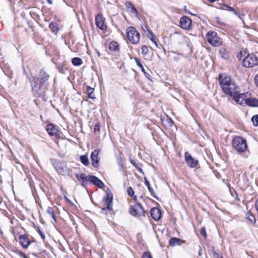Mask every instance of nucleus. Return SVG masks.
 <instances>
[{
    "instance_id": "obj_60",
    "label": "nucleus",
    "mask_w": 258,
    "mask_h": 258,
    "mask_svg": "<svg viewBox=\"0 0 258 258\" xmlns=\"http://www.w3.org/2000/svg\"><path fill=\"white\" fill-rule=\"evenodd\" d=\"M0 233L2 234H3V231H2V230L1 229H0Z\"/></svg>"
},
{
    "instance_id": "obj_45",
    "label": "nucleus",
    "mask_w": 258,
    "mask_h": 258,
    "mask_svg": "<svg viewBox=\"0 0 258 258\" xmlns=\"http://www.w3.org/2000/svg\"><path fill=\"white\" fill-rule=\"evenodd\" d=\"M219 9L221 10H226V8H227L228 5H226L225 4H219Z\"/></svg>"
},
{
    "instance_id": "obj_36",
    "label": "nucleus",
    "mask_w": 258,
    "mask_h": 258,
    "mask_svg": "<svg viewBox=\"0 0 258 258\" xmlns=\"http://www.w3.org/2000/svg\"><path fill=\"white\" fill-rule=\"evenodd\" d=\"M49 27L52 30V31L53 33H57L58 31V28L57 26V25L55 23H51L49 25Z\"/></svg>"
},
{
    "instance_id": "obj_57",
    "label": "nucleus",
    "mask_w": 258,
    "mask_h": 258,
    "mask_svg": "<svg viewBox=\"0 0 258 258\" xmlns=\"http://www.w3.org/2000/svg\"><path fill=\"white\" fill-rule=\"evenodd\" d=\"M97 55L98 56H100V52L98 51H97Z\"/></svg>"
},
{
    "instance_id": "obj_21",
    "label": "nucleus",
    "mask_w": 258,
    "mask_h": 258,
    "mask_svg": "<svg viewBox=\"0 0 258 258\" xmlns=\"http://www.w3.org/2000/svg\"><path fill=\"white\" fill-rule=\"evenodd\" d=\"M145 184L148 187V189L150 191L151 196L155 198L156 199L158 200V197L156 196L153 188L151 187L149 181L147 180L146 177H144Z\"/></svg>"
},
{
    "instance_id": "obj_31",
    "label": "nucleus",
    "mask_w": 258,
    "mask_h": 258,
    "mask_svg": "<svg viewBox=\"0 0 258 258\" xmlns=\"http://www.w3.org/2000/svg\"><path fill=\"white\" fill-rule=\"evenodd\" d=\"M72 63L75 66H79L82 64V60L79 57H74L72 59Z\"/></svg>"
},
{
    "instance_id": "obj_5",
    "label": "nucleus",
    "mask_w": 258,
    "mask_h": 258,
    "mask_svg": "<svg viewBox=\"0 0 258 258\" xmlns=\"http://www.w3.org/2000/svg\"><path fill=\"white\" fill-rule=\"evenodd\" d=\"M126 34L128 40L133 44H137L140 39V33L133 27H128L126 29Z\"/></svg>"
},
{
    "instance_id": "obj_9",
    "label": "nucleus",
    "mask_w": 258,
    "mask_h": 258,
    "mask_svg": "<svg viewBox=\"0 0 258 258\" xmlns=\"http://www.w3.org/2000/svg\"><path fill=\"white\" fill-rule=\"evenodd\" d=\"M55 169L59 174L63 176H68L71 178L73 177L72 170L63 164L57 165L55 167Z\"/></svg>"
},
{
    "instance_id": "obj_8",
    "label": "nucleus",
    "mask_w": 258,
    "mask_h": 258,
    "mask_svg": "<svg viewBox=\"0 0 258 258\" xmlns=\"http://www.w3.org/2000/svg\"><path fill=\"white\" fill-rule=\"evenodd\" d=\"M106 193V196L103 198V201L105 202L106 207L103 208L102 209L103 211L108 210L111 211L112 210L113 194L109 188L107 189Z\"/></svg>"
},
{
    "instance_id": "obj_37",
    "label": "nucleus",
    "mask_w": 258,
    "mask_h": 258,
    "mask_svg": "<svg viewBox=\"0 0 258 258\" xmlns=\"http://www.w3.org/2000/svg\"><path fill=\"white\" fill-rule=\"evenodd\" d=\"M251 120L254 126H257L258 125V114L253 115L251 117Z\"/></svg>"
},
{
    "instance_id": "obj_32",
    "label": "nucleus",
    "mask_w": 258,
    "mask_h": 258,
    "mask_svg": "<svg viewBox=\"0 0 258 258\" xmlns=\"http://www.w3.org/2000/svg\"><path fill=\"white\" fill-rule=\"evenodd\" d=\"M135 60L137 66L140 68L142 72L146 75L147 73L145 71V69L144 68V67H143L142 63H141V60L140 59H139L138 58L135 57Z\"/></svg>"
},
{
    "instance_id": "obj_55",
    "label": "nucleus",
    "mask_w": 258,
    "mask_h": 258,
    "mask_svg": "<svg viewBox=\"0 0 258 258\" xmlns=\"http://www.w3.org/2000/svg\"><path fill=\"white\" fill-rule=\"evenodd\" d=\"M169 122L171 123V124L170 125H171L172 124H173V121H172V120L170 118H169Z\"/></svg>"
},
{
    "instance_id": "obj_30",
    "label": "nucleus",
    "mask_w": 258,
    "mask_h": 258,
    "mask_svg": "<svg viewBox=\"0 0 258 258\" xmlns=\"http://www.w3.org/2000/svg\"><path fill=\"white\" fill-rule=\"evenodd\" d=\"M80 161L85 166H87L89 164V160L86 155H81L80 157Z\"/></svg>"
},
{
    "instance_id": "obj_59",
    "label": "nucleus",
    "mask_w": 258,
    "mask_h": 258,
    "mask_svg": "<svg viewBox=\"0 0 258 258\" xmlns=\"http://www.w3.org/2000/svg\"><path fill=\"white\" fill-rule=\"evenodd\" d=\"M0 233L2 234H3V231H2V230L1 229H0Z\"/></svg>"
},
{
    "instance_id": "obj_46",
    "label": "nucleus",
    "mask_w": 258,
    "mask_h": 258,
    "mask_svg": "<svg viewBox=\"0 0 258 258\" xmlns=\"http://www.w3.org/2000/svg\"><path fill=\"white\" fill-rule=\"evenodd\" d=\"M254 81L255 85L258 87V74L254 77Z\"/></svg>"
},
{
    "instance_id": "obj_39",
    "label": "nucleus",
    "mask_w": 258,
    "mask_h": 258,
    "mask_svg": "<svg viewBox=\"0 0 258 258\" xmlns=\"http://www.w3.org/2000/svg\"><path fill=\"white\" fill-rule=\"evenodd\" d=\"M142 54L143 55H146L149 52L148 47L146 45L142 46Z\"/></svg>"
},
{
    "instance_id": "obj_35",
    "label": "nucleus",
    "mask_w": 258,
    "mask_h": 258,
    "mask_svg": "<svg viewBox=\"0 0 258 258\" xmlns=\"http://www.w3.org/2000/svg\"><path fill=\"white\" fill-rule=\"evenodd\" d=\"M130 162L131 164L139 171L141 173H144L143 170L142 168L139 167L138 165L136 163L134 160L130 159Z\"/></svg>"
},
{
    "instance_id": "obj_49",
    "label": "nucleus",
    "mask_w": 258,
    "mask_h": 258,
    "mask_svg": "<svg viewBox=\"0 0 258 258\" xmlns=\"http://www.w3.org/2000/svg\"><path fill=\"white\" fill-rule=\"evenodd\" d=\"M236 16H237L240 19H242V17H243L244 15L242 14H240L239 13V15H236Z\"/></svg>"
},
{
    "instance_id": "obj_18",
    "label": "nucleus",
    "mask_w": 258,
    "mask_h": 258,
    "mask_svg": "<svg viewBox=\"0 0 258 258\" xmlns=\"http://www.w3.org/2000/svg\"><path fill=\"white\" fill-rule=\"evenodd\" d=\"M126 10L133 14H135L137 17H139L138 12L133 4L130 2H127L125 4Z\"/></svg>"
},
{
    "instance_id": "obj_4",
    "label": "nucleus",
    "mask_w": 258,
    "mask_h": 258,
    "mask_svg": "<svg viewBox=\"0 0 258 258\" xmlns=\"http://www.w3.org/2000/svg\"><path fill=\"white\" fill-rule=\"evenodd\" d=\"M232 145L238 154H243L245 158L248 157V155H246L245 153L247 149V145L244 138L240 136L235 137L232 141Z\"/></svg>"
},
{
    "instance_id": "obj_6",
    "label": "nucleus",
    "mask_w": 258,
    "mask_h": 258,
    "mask_svg": "<svg viewBox=\"0 0 258 258\" xmlns=\"http://www.w3.org/2000/svg\"><path fill=\"white\" fill-rule=\"evenodd\" d=\"M206 37L208 43L215 47L219 46L222 43V39L218 36L217 32L214 31H209Z\"/></svg>"
},
{
    "instance_id": "obj_13",
    "label": "nucleus",
    "mask_w": 258,
    "mask_h": 258,
    "mask_svg": "<svg viewBox=\"0 0 258 258\" xmlns=\"http://www.w3.org/2000/svg\"><path fill=\"white\" fill-rule=\"evenodd\" d=\"M95 24L96 26L101 30H104L107 27L104 24V19L101 14H98L95 17Z\"/></svg>"
},
{
    "instance_id": "obj_54",
    "label": "nucleus",
    "mask_w": 258,
    "mask_h": 258,
    "mask_svg": "<svg viewBox=\"0 0 258 258\" xmlns=\"http://www.w3.org/2000/svg\"><path fill=\"white\" fill-rule=\"evenodd\" d=\"M219 0H208V1L210 2V3H213L215 2H216V1H219Z\"/></svg>"
},
{
    "instance_id": "obj_14",
    "label": "nucleus",
    "mask_w": 258,
    "mask_h": 258,
    "mask_svg": "<svg viewBox=\"0 0 258 258\" xmlns=\"http://www.w3.org/2000/svg\"><path fill=\"white\" fill-rule=\"evenodd\" d=\"M19 239L20 244L25 249L27 248L31 243L30 240L26 234L20 235L19 236Z\"/></svg>"
},
{
    "instance_id": "obj_16",
    "label": "nucleus",
    "mask_w": 258,
    "mask_h": 258,
    "mask_svg": "<svg viewBox=\"0 0 258 258\" xmlns=\"http://www.w3.org/2000/svg\"><path fill=\"white\" fill-rule=\"evenodd\" d=\"M46 130L48 134L51 136H56L58 135V131L52 123H49L46 126Z\"/></svg>"
},
{
    "instance_id": "obj_38",
    "label": "nucleus",
    "mask_w": 258,
    "mask_h": 258,
    "mask_svg": "<svg viewBox=\"0 0 258 258\" xmlns=\"http://www.w3.org/2000/svg\"><path fill=\"white\" fill-rule=\"evenodd\" d=\"M213 258H223L221 254L217 252L215 249L213 248V250L212 251Z\"/></svg>"
},
{
    "instance_id": "obj_44",
    "label": "nucleus",
    "mask_w": 258,
    "mask_h": 258,
    "mask_svg": "<svg viewBox=\"0 0 258 258\" xmlns=\"http://www.w3.org/2000/svg\"><path fill=\"white\" fill-rule=\"evenodd\" d=\"M100 131V124L99 123H96L94 127V132L96 133Z\"/></svg>"
},
{
    "instance_id": "obj_23",
    "label": "nucleus",
    "mask_w": 258,
    "mask_h": 258,
    "mask_svg": "<svg viewBox=\"0 0 258 258\" xmlns=\"http://www.w3.org/2000/svg\"><path fill=\"white\" fill-rule=\"evenodd\" d=\"M145 27L147 29V33H146L147 37L148 38H149L153 42H154L157 47H158V44L155 39L154 38L153 34H152V32L148 29L146 26H145Z\"/></svg>"
},
{
    "instance_id": "obj_15",
    "label": "nucleus",
    "mask_w": 258,
    "mask_h": 258,
    "mask_svg": "<svg viewBox=\"0 0 258 258\" xmlns=\"http://www.w3.org/2000/svg\"><path fill=\"white\" fill-rule=\"evenodd\" d=\"M150 214L151 217L155 221L159 220L161 218V210L156 207L153 208L151 209Z\"/></svg>"
},
{
    "instance_id": "obj_33",
    "label": "nucleus",
    "mask_w": 258,
    "mask_h": 258,
    "mask_svg": "<svg viewBox=\"0 0 258 258\" xmlns=\"http://www.w3.org/2000/svg\"><path fill=\"white\" fill-rule=\"evenodd\" d=\"M246 218L252 224L255 223V219L254 216L250 213H246Z\"/></svg>"
},
{
    "instance_id": "obj_61",
    "label": "nucleus",
    "mask_w": 258,
    "mask_h": 258,
    "mask_svg": "<svg viewBox=\"0 0 258 258\" xmlns=\"http://www.w3.org/2000/svg\"><path fill=\"white\" fill-rule=\"evenodd\" d=\"M1 203H2V201H0V204H1Z\"/></svg>"
},
{
    "instance_id": "obj_51",
    "label": "nucleus",
    "mask_w": 258,
    "mask_h": 258,
    "mask_svg": "<svg viewBox=\"0 0 258 258\" xmlns=\"http://www.w3.org/2000/svg\"><path fill=\"white\" fill-rule=\"evenodd\" d=\"M198 254L199 256H201L202 254V248L201 247H200V249L199 250Z\"/></svg>"
},
{
    "instance_id": "obj_52",
    "label": "nucleus",
    "mask_w": 258,
    "mask_h": 258,
    "mask_svg": "<svg viewBox=\"0 0 258 258\" xmlns=\"http://www.w3.org/2000/svg\"><path fill=\"white\" fill-rule=\"evenodd\" d=\"M51 218L55 221H56V219H55V215H54V213L53 214V215H50Z\"/></svg>"
},
{
    "instance_id": "obj_27",
    "label": "nucleus",
    "mask_w": 258,
    "mask_h": 258,
    "mask_svg": "<svg viewBox=\"0 0 258 258\" xmlns=\"http://www.w3.org/2000/svg\"><path fill=\"white\" fill-rule=\"evenodd\" d=\"M56 68L58 71L61 74H64L68 71L67 68L62 63L57 64Z\"/></svg>"
},
{
    "instance_id": "obj_20",
    "label": "nucleus",
    "mask_w": 258,
    "mask_h": 258,
    "mask_svg": "<svg viewBox=\"0 0 258 258\" xmlns=\"http://www.w3.org/2000/svg\"><path fill=\"white\" fill-rule=\"evenodd\" d=\"M245 103L251 107H258V99L248 98L245 100Z\"/></svg>"
},
{
    "instance_id": "obj_58",
    "label": "nucleus",
    "mask_w": 258,
    "mask_h": 258,
    "mask_svg": "<svg viewBox=\"0 0 258 258\" xmlns=\"http://www.w3.org/2000/svg\"><path fill=\"white\" fill-rule=\"evenodd\" d=\"M7 213V212L6 211H4V212H3V214H4V215H5V216H7V215H6V213Z\"/></svg>"
},
{
    "instance_id": "obj_3",
    "label": "nucleus",
    "mask_w": 258,
    "mask_h": 258,
    "mask_svg": "<svg viewBox=\"0 0 258 258\" xmlns=\"http://www.w3.org/2000/svg\"><path fill=\"white\" fill-rule=\"evenodd\" d=\"M75 176L83 186L87 184L89 182L100 188H103L105 186L103 182L94 175L85 176L83 173L80 174L77 173Z\"/></svg>"
},
{
    "instance_id": "obj_34",
    "label": "nucleus",
    "mask_w": 258,
    "mask_h": 258,
    "mask_svg": "<svg viewBox=\"0 0 258 258\" xmlns=\"http://www.w3.org/2000/svg\"><path fill=\"white\" fill-rule=\"evenodd\" d=\"M129 212L130 214L133 216L138 215V212L135 209V204L134 206H131L130 208Z\"/></svg>"
},
{
    "instance_id": "obj_50",
    "label": "nucleus",
    "mask_w": 258,
    "mask_h": 258,
    "mask_svg": "<svg viewBox=\"0 0 258 258\" xmlns=\"http://www.w3.org/2000/svg\"><path fill=\"white\" fill-rule=\"evenodd\" d=\"M231 12H232L235 15H239V12H237L235 9H234V11H232Z\"/></svg>"
},
{
    "instance_id": "obj_25",
    "label": "nucleus",
    "mask_w": 258,
    "mask_h": 258,
    "mask_svg": "<svg viewBox=\"0 0 258 258\" xmlns=\"http://www.w3.org/2000/svg\"><path fill=\"white\" fill-rule=\"evenodd\" d=\"M109 49L111 51H116L119 49V44L116 41H112L109 44Z\"/></svg>"
},
{
    "instance_id": "obj_42",
    "label": "nucleus",
    "mask_w": 258,
    "mask_h": 258,
    "mask_svg": "<svg viewBox=\"0 0 258 258\" xmlns=\"http://www.w3.org/2000/svg\"><path fill=\"white\" fill-rule=\"evenodd\" d=\"M127 194L131 197H133L134 195V191L132 187H129L127 190Z\"/></svg>"
},
{
    "instance_id": "obj_47",
    "label": "nucleus",
    "mask_w": 258,
    "mask_h": 258,
    "mask_svg": "<svg viewBox=\"0 0 258 258\" xmlns=\"http://www.w3.org/2000/svg\"><path fill=\"white\" fill-rule=\"evenodd\" d=\"M38 232L39 233V234L41 235V237H42V239H44L45 238V236H44V234H43V233L40 230V229L38 228Z\"/></svg>"
},
{
    "instance_id": "obj_1",
    "label": "nucleus",
    "mask_w": 258,
    "mask_h": 258,
    "mask_svg": "<svg viewBox=\"0 0 258 258\" xmlns=\"http://www.w3.org/2000/svg\"><path fill=\"white\" fill-rule=\"evenodd\" d=\"M50 76L43 69L39 72L37 77H33L32 80L29 78L31 84L32 90L33 94L37 97L44 95L49 86L48 80Z\"/></svg>"
},
{
    "instance_id": "obj_19",
    "label": "nucleus",
    "mask_w": 258,
    "mask_h": 258,
    "mask_svg": "<svg viewBox=\"0 0 258 258\" xmlns=\"http://www.w3.org/2000/svg\"><path fill=\"white\" fill-rule=\"evenodd\" d=\"M169 245L171 246H175L176 245H180L182 243H184V241L179 238L172 237L169 241Z\"/></svg>"
},
{
    "instance_id": "obj_2",
    "label": "nucleus",
    "mask_w": 258,
    "mask_h": 258,
    "mask_svg": "<svg viewBox=\"0 0 258 258\" xmlns=\"http://www.w3.org/2000/svg\"><path fill=\"white\" fill-rule=\"evenodd\" d=\"M218 80L222 90L226 94L233 97L240 91L239 87L228 76L222 77L221 74L218 76Z\"/></svg>"
},
{
    "instance_id": "obj_28",
    "label": "nucleus",
    "mask_w": 258,
    "mask_h": 258,
    "mask_svg": "<svg viewBox=\"0 0 258 258\" xmlns=\"http://www.w3.org/2000/svg\"><path fill=\"white\" fill-rule=\"evenodd\" d=\"M12 251L18 254L21 258H26L27 256L20 250L17 249L16 247L12 248Z\"/></svg>"
},
{
    "instance_id": "obj_43",
    "label": "nucleus",
    "mask_w": 258,
    "mask_h": 258,
    "mask_svg": "<svg viewBox=\"0 0 258 258\" xmlns=\"http://www.w3.org/2000/svg\"><path fill=\"white\" fill-rule=\"evenodd\" d=\"M46 213L50 215H53L54 213V210L52 207H49L47 209Z\"/></svg>"
},
{
    "instance_id": "obj_7",
    "label": "nucleus",
    "mask_w": 258,
    "mask_h": 258,
    "mask_svg": "<svg viewBox=\"0 0 258 258\" xmlns=\"http://www.w3.org/2000/svg\"><path fill=\"white\" fill-rule=\"evenodd\" d=\"M258 64V58L253 53L248 54L242 61V65L245 68H253Z\"/></svg>"
},
{
    "instance_id": "obj_17",
    "label": "nucleus",
    "mask_w": 258,
    "mask_h": 258,
    "mask_svg": "<svg viewBox=\"0 0 258 258\" xmlns=\"http://www.w3.org/2000/svg\"><path fill=\"white\" fill-rule=\"evenodd\" d=\"M238 91L237 93L235 94L232 97L233 99L238 104L242 105L243 101H245V95L244 93H240Z\"/></svg>"
},
{
    "instance_id": "obj_10",
    "label": "nucleus",
    "mask_w": 258,
    "mask_h": 258,
    "mask_svg": "<svg viewBox=\"0 0 258 258\" xmlns=\"http://www.w3.org/2000/svg\"><path fill=\"white\" fill-rule=\"evenodd\" d=\"M191 19L187 16H182L179 20V26L184 30H189L191 28Z\"/></svg>"
},
{
    "instance_id": "obj_29",
    "label": "nucleus",
    "mask_w": 258,
    "mask_h": 258,
    "mask_svg": "<svg viewBox=\"0 0 258 258\" xmlns=\"http://www.w3.org/2000/svg\"><path fill=\"white\" fill-rule=\"evenodd\" d=\"M219 53L222 58L227 59L229 58V54L227 51L224 48H222L219 50Z\"/></svg>"
},
{
    "instance_id": "obj_12",
    "label": "nucleus",
    "mask_w": 258,
    "mask_h": 258,
    "mask_svg": "<svg viewBox=\"0 0 258 258\" xmlns=\"http://www.w3.org/2000/svg\"><path fill=\"white\" fill-rule=\"evenodd\" d=\"M99 150L96 149L91 152V160L92 166L97 168L99 166V158L98 157Z\"/></svg>"
},
{
    "instance_id": "obj_56",
    "label": "nucleus",
    "mask_w": 258,
    "mask_h": 258,
    "mask_svg": "<svg viewBox=\"0 0 258 258\" xmlns=\"http://www.w3.org/2000/svg\"><path fill=\"white\" fill-rule=\"evenodd\" d=\"M143 30L145 32V33L146 34L147 33V29L146 28V27H145V28H143Z\"/></svg>"
},
{
    "instance_id": "obj_48",
    "label": "nucleus",
    "mask_w": 258,
    "mask_h": 258,
    "mask_svg": "<svg viewBox=\"0 0 258 258\" xmlns=\"http://www.w3.org/2000/svg\"><path fill=\"white\" fill-rule=\"evenodd\" d=\"M226 10H228V11H230V12H231L232 11H234V9L233 8H232L231 7L229 6H227V8H226Z\"/></svg>"
},
{
    "instance_id": "obj_24",
    "label": "nucleus",
    "mask_w": 258,
    "mask_h": 258,
    "mask_svg": "<svg viewBox=\"0 0 258 258\" xmlns=\"http://www.w3.org/2000/svg\"><path fill=\"white\" fill-rule=\"evenodd\" d=\"M117 163L119 166V170H121L124 168L123 160L120 155L116 156Z\"/></svg>"
},
{
    "instance_id": "obj_40",
    "label": "nucleus",
    "mask_w": 258,
    "mask_h": 258,
    "mask_svg": "<svg viewBox=\"0 0 258 258\" xmlns=\"http://www.w3.org/2000/svg\"><path fill=\"white\" fill-rule=\"evenodd\" d=\"M142 258H153L150 251H145L142 255Z\"/></svg>"
},
{
    "instance_id": "obj_22",
    "label": "nucleus",
    "mask_w": 258,
    "mask_h": 258,
    "mask_svg": "<svg viewBox=\"0 0 258 258\" xmlns=\"http://www.w3.org/2000/svg\"><path fill=\"white\" fill-rule=\"evenodd\" d=\"M135 209H136V210L138 212V216H145V211L141 204H135Z\"/></svg>"
},
{
    "instance_id": "obj_41",
    "label": "nucleus",
    "mask_w": 258,
    "mask_h": 258,
    "mask_svg": "<svg viewBox=\"0 0 258 258\" xmlns=\"http://www.w3.org/2000/svg\"><path fill=\"white\" fill-rule=\"evenodd\" d=\"M200 233L201 235H202L205 238H206L207 235L206 233V228L205 227H202Z\"/></svg>"
},
{
    "instance_id": "obj_26",
    "label": "nucleus",
    "mask_w": 258,
    "mask_h": 258,
    "mask_svg": "<svg viewBox=\"0 0 258 258\" xmlns=\"http://www.w3.org/2000/svg\"><path fill=\"white\" fill-rule=\"evenodd\" d=\"M94 91V88H91L90 86L87 87L86 92H87V94L88 95V98L92 99H94L95 98V95L93 94Z\"/></svg>"
},
{
    "instance_id": "obj_53",
    "label": "nucleus",
    "mask_w": 258,
    "mask_h": 258,
    "mask_svg": "<svg viewBox=\"0 0 258 258\" xmlns=\"http://www.w3.org/2000/svg\"><path fill=\"white\" fill-rule=\"evenodd\" d=\"M46 1H47V3L50 5H51L53 3L52 0H46Z\"/></svg>"
},
{
    "instance_id": "obj_11",
    "label": "nucleus",
    "mask_w": 258,
    "mask_h": 258,
    "mask_svg": "<svg viewBox=\"0 0 258 258\" xmlns=\"http://www.w3.org/2000/svg\"><path fill=\"white\" fill-rule=\"evenodd\" d=\"M184 157L185 162L189 167L195 168L198 165V160L194 158L187 152L185 153Z\"/></svg>"
}]
</instances>
